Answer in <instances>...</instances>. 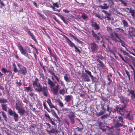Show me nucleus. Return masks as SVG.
<instances>
[{"mask_svg":"<svg viewBox=\"0 0 135 135\" xmlns=\"http://www.w3.org/2000/svg\"><path fill=\"white\" fill-rule=\"evenodd\" d=\"M13 66L14 67L13 71L15 73H17L18 71V70L17 68L16 65L15 63L13 64Z\"/></svg>","mask_w":135,"mask_h":135,"instance_id":"obj_46","label":"nucleus"},{"mask_svg":"<svg viewBox=\"0 0 135 135\" xmlns=\"http://www.w3.org/2000/svg\"><path fill=\"white\" fill-rule=\"evenodd\" d=\"M102 103L101 104V107L103 104L104 105V107L105 108V106H106L107 104H110V101L105 97H102Z\"/></svg>","mask_w":135,"mask_h":135,"instance_id":"obj_12","label":"nucleus"},{"mask_svg":"<svg viewBox=\"0 0 135 135\" xmlns=\"http://www.w3.org/2000/svg\"><path fill=\"white\" fill-rule=\"evenodd\" d=\"M107 79L109 81V82L108 83V84L109 85L111 84L112 82V81L110 78L109 75L107 76Z\"/></svg>","mask_w":135,"mask_h":135,"instance_id":"obj_52","label":"nucleus"},{"mask_svg":"<svg viewBox=\"0 0 135 135\" xmlns=\"http://www.w3.org/2000/svg\"><path fill=\"white\" fill-rule=\"evenodd\" d=\"M101 109L103 111H101L99 112H98L96 114L97 116H100L104 114L105 113L106 109L104 107V105L103 104L102 105L101 107Z\"/></svg>","mask_w":135,"mask_h":135,"instance_id":"obj_21","label":"nucleus"},{"mask_svg":"<svg viewBox=\"0 0 135 135\" xmlns=\"http://www.w3.org/2000/svg\"><path fill=\"white\" fill-rule=\"evenodd\" d=\"M44 116L45 117L49 119L50 122L51 123L52 125L54 126L56 125V124L52 120H53V119L51 118L50 115L46 112H45L44 114Z\"/></svg>","mask_w":135,"mask_h":135,"instance_id":"obj_19","label":"nucleus"},{"mask_svg":"<svg viewBox=\"0 0 135 135\" xmlns=\"http://www.w3.org/2000/svg\"><path fill=\"white\" fill-rule=\"evenodd\" d=\"M92 27L95 30H98L99 28V25L97 24L96 22H93L91 20L90 21Z\"/></svg>","mask_w":135,"mask_h":135,"instance_id":"obj_15","label":"nucleus"},{"mask_svg":"<svg viewBox=\"0 0 135 135\" xmlns=\"http://www.w3.org/2000/svg\"><path fill=\"white\" fill-rule=\"evenodd\" d=\"M41 29H42L44 31V32H43V31H42V32H43V33L46 36H47L48 38L50 39V37L49 35L47 33V32L46 31V30L45 28L43 27H41Z\"/></svg>","mask_w":135,"mask_h":135,"instance_id":"obj_37","label":"nucleus"},{"mask_svg":"<svg viewBox=\"0 0 135 135\" xmlns=\"http://www.w3.org/2000/svg\"><path fill=\"white\" fill-rule=\"evenodd\" d=\"M59 105L61 107H62L64 106V105L63 103L61 102L59 103Z\"/></svg>","mask_w":135,"mask_h":135,"instance_id":"obj_64","label":"nucleus"},{"mask_svg":"<svg viewBox=\"0 0 135 135\" xmlns=\"http://www.w3.org/2000/svg\"><path fill=\"white\" fill-rule=\"evenodd\" d=\"M61 35L66 39V41L71 47L72 48L74 47L75 49V51L76 52H78L79 54L81 53L80 50L68 38L64 35L61 34Z\"/></svg>","mask_w":135,"mask_h":135,"instance_id":"obj_6","label":"nucleus"},{"mask_svg":"<svg viewBox=\"0 0 135 135\" xmlns=\"http://www.w3.org/2000/svg\"><path fill=\"white\" fill-rule=\"evenodd\" d=\"M14 55L15 57H16V59H19V57L18 56V55L17 52L16 53V54H14Z\"/></svg>","mask_w":135,"mask_h":135,"instance_id":"obj_63","label":"nucleus"},{"mask_svg":"<svg viewBox=\"0 0 135 135\" xmlns=\"http://www.w3.org/2000/svg\"><path fill=\"white\" fill-rule=\"evenodd\" d=\"M127 92H128V93L127 95L128 96H131V98H132L133 95L135 93V91L134 90H130L129 89H128L127 90Z\"/></svg>","mask_w":135,"mask_h":135,"instance_id":"obj_28","label":"nucleus"},{"mask_svg":"<svg viewBox=\"0 0 135 135\" xmlns=\"http://www.w3.org/2000/svg\"><path fill=\"white\" fill-rule=\"evenodd\" d=\"M108 115V114H107L106 115H103L100 118L101 119H103L104 118H105Z\"/></svg>","mask_w":135,"mask_h":135,"instance_id":"obj_60","label":"nucleus"},{"mask_svg":"<svg viewBox=\"0 0 135 135\" xmlns=\"http://www.w3.org/2000/svg\"><path fill=\"white\" fill-rule=\"evenodd\" d=\"M8 100L7 99H0V103L1 104L6 103H8Z\"/></svg>","mask_w":135,"mask_h":135,"instance_id":"obj_43","label":"nucleus"},{"mask_svg":"<svg viewBox=\"0 0 135 135\" xmlns=\"http://www.w3.org/2000/svg\"><path fill=\"white\" fill-rule=\"evenodd\" d=\"M72 96L70 95H65L64 96V100L67 102H70L71 101Z\"/></svg>","mask_w":135,"mask_h":135,"instance_id":"obj_26","label":"nucleus"},{"mask_svg":"<svg viewBox=\"0 0 135 135\" xmlns=\"http://www.w3.org/2000/svg\"><path fill=\"white\" fill-rule=\"evenodd\" d=\"M69 34L70 35V36L73 38L75 40H76L77 41L78 43L80 44H82L83 43V42L79 40L77 38L75 37V36H74L71 33H69Z\"/></svg>","mask_w":135,"mask_h":135,"instance_id":"obj_30","label":"nucleus"},{"mask_svg":"<svg viewBox=\"0 0 135 135\" xmlns=\"http://www.w3.org/2000/svg\"><path fill=\"white\" fill-rule=\"evenodd\" d=\"M95 16L96 17H98V18L100 19L101 20H102V17L100 16L99 14H97L95 15Z\"/></svg>","mask_w":135,"mask_h":135,"instance_id":"obj_61","label":"nucleus"},{"mask_svg":"<svg viewBox=\"0 0 135 135\" xmlns=\"http://www.w3.org/2000/svg\"><path fill=\"white\" fill-rule=\"evenodd\" d=\"M9 114L11 116L13 115L15 121H17L18 120V115L16 113L15 111L13 112L12 110L11 109L8 110Z\"/></svg>","mask_w":135,"mask_h":135,"instance_id":"obj_8","label":"nucleus"},{"mask_svg":"<svg viewBox=\"0 0 135 135\" xmlns=\"http://www.w3.org/2000/svg\"><path fill=\"white\" fill-rule=\"evenodd\" d=\"M43 105L44 107V108L49 113H50L51 111L50 110L49 108L47 106L46 102L44 101L43 102Z\"/></svg>","mask_w":135,"mask_h":135,"instance_id":"obj_40","label":"nucleus"},{"mask_svg":"<svg viewBox=\"0 0 135 135\" xmlns=\"http://www.w3.org/2000/svg\"><path fill=\"white\" fill-rule=\"evenodd\" d=\"M108 2H109V5L110 6H111L114 4V2L113 0H109Z\"/></svg>","mask_w":135,"mask_h":135,"instance_id":"obj_50","label":"nucleus"},{"mask_svg":"<svg viewBox=\"0 0 135 135\" xmlns=\"http://www.w3.org/2000/svg\"><path fill=\"white\" fill-rule=\"evenodd\" d=\"M1 113L3 117L4 118V120L6 122H7L8 121V118L6 113L3 111H1Z\"/></svg>","mask_w":135,"mask_h":135,"instance_id":"obj_34","label":"nucleus"},{"mask_svg":"<svg viewBox=\"0 0 135 135\" xmlns=\"http://www.w3.org/2000/svg\"><path fill=\"white\" fill-rule=\"evenodd\" d=\"M16 84H17L19 86H21L22 85V83L21 82V80H20L18 82L17 81L16 82Z\"/></svg>","mask_w":135,"mask_h":135,"instance_id":"obj_58","label":"nucleus"},{"mask_svg":"<svg viewBox=\"0 0 135 135\" xmlns=\"http://www.w3.org/2000/svg\"><path fill=\"white\" fill-rule=\"evenodd\" d=\"M125 118L127 119L128 120L132 121L133 120V118L132 115L131 116L130 111L128 112V113L125 115Z\"/></svg>","mask_w":135,"mask_h":135,"instance_id":"obj_23","label":"nucleus"},{"mask_svg":"<svg viewBox=\"0 0 135 135\" xmlns=\"http://www.w3.org/2000/svg\"><path fill=\"white\" fill-rule=\"evenodd\" d=\"M98 126L99 127L100 129H101L102 128L104 127L103 123L101 122L99 123Z\"/></svg>","mask_w":135,"mask_h":135,"instance_id":"obj_54","label":"nucleus"},{"mask_svg":"<svg viewBox=\"0 0 135 135\" xmlns=\"http://www.w3.org/2000/svg\"><path fill=\"white\" fill-rule=\"evenodd\" d=\"M47 70L48 72L50 73L51 75L54 76V78L58 82L60 83V78H59L58 76L55 74L54 71H51L50 69H47Z\"/></svg>","mask_w":135,"mask_h":135,"instance_id":"obj_20","label":"nucleus"},{"mask_svg":"<svg viewBox=\"0 0 135 135\" xmlns=\"http://www.w3.org/2000/svg\"><path fill=\"white\" fill-rule=\"evenodd\" d=\"M86 73H82L81 75V77L85 81L87 82L90 81V79Z\"/></svg>","mask_w":135,"mask_h":135,"instance_id":"obj_17","label":"nucleus"},{"mask_svg":"<svg viewBox=\"0 0 135 135\" xmlns=\"http://www.w3.org/2000/svg\"><path fill=\"white\" fill-rule=\"evenodd\" d=\"M59 93L60 94L62 95H64L65 93V89L64 88L59 90Z\"/></svg>","mask_w":135,"mask_h":135,"instance_id":"obj_44","label":"nucleus"},{"mask_svg":"<svg viewBox=\"0 0 135 135\" xmlns=\"http://www.w3.org/2000/svg\"><path fill=\"white\" fill-rule=\"evenodd\" d=\"M47 102L49 105L50 108L51 109L52 108H54L57 110H58V109L55 106H54L52 103L51 102V100L50 99L48 98L47 99Z\"/></svg>","mask_w":135,"mask_h":135,"instance_id":"obj_22","label":"nucleus"},{"mask_svg":"<svg viewBox=\"0 0 135 135\" xmlns=\"http://www.w3.org/2000/svg\"><path fill=\"white\" fill-rule=\"evenodd\" d=\"M1 71L2 72L4 73L5 75H6V69L5 68H3L2 69Z\"/></svg>","mask_w":135,"mask_h":135,"instance_id":"obj_56","label":"nucleus"},{"mask_svg":"<svg viewBox=\"0 0 135 135\" xmlns=\"http://www.w3.org/2000/svg\"><path fill=\"white\" fill-rule=\"evenodd\" d=\"M122 22L123 25V27H128L129 25L127 21L125 20H122Z\"/></svg>","mask_w":135,"mask_h":135,"instance_id":"obj_35","label":"nucleus"},{"mask_svg":"<svg viewBox=\"0 0 135 135\" xmlns=\"http://www.w3.org/2000/svg\"><path fill=\"white\" fill-rule=\"evenodd\" d=\"M38 79L36 78L33 83V86H35L37 87V88H35V90L38 92H42L44 96L45 97H47L49 92L46 84V86H44L42 87L39 83H38Z\"/></svg>","mask_w":135,"mask_h":135,"instance_id":"obj_1","label":"nucleus"},{"mask_svg":"<svg viewBox=\"0 0 135 135\" xmlns=\"http://www.w3.org/2000/svg\"><path fill=\"white\" fill-rule=\"evenodd\" d=\"M120 50H121V51L122 52H123V54L124 55H126L127 56H128L129 55V54L128 53H127V52H126V51H125L124 50H122V49H121Z\"/></svg>","mask_w":135,"mask_h":135,"instance_id":"obj_53","label":"nucleus"},{"mask_svg":"<svg viewBox=\"0 0 135 135\" xmlns=\"http://www.w3.org/2000/svg\"><path fill=\"white\" fill-rule=\"evenodd\" d=\"M20 71L23 75H25L27 73L26 68L24 66L20 68Z\"/></svg>","mask_w":135,"mask_h":135,"instance_id":"obj_25","label":"nucleus"},{"mask_svg":"<svg viewBox=\"0 0 135 135\" xmlns=\"http://www.w3.org/2000/svg\"><path fill=\"white\" fill-rule=\"evenodd\" d=\"M24 91L27 92H28L29 91H32V90L30 86H29L28 87H24Z\"/></svg>","mask_w":135,"mask_h":135,"instance_id":"obj_45","label":"nucleus"},{"mask_svg":"<svg viewBox=\"0 0 135 135\" xmlns=\"http://www.w3.org/2000/svg\"><path fill=\"white\" fill-rule=\"evenodd\" d=\"M90 45L92 52L96 53L98 50V46L97 45L95 42H94L90 43Z\"/></svg>","mask_w":135,"mask_h":135,"instance_id":"obj_9","label":"nucleus"},{"mask_svg":"<svg viewBox=\"0 0 135 135\" xmlns=\"http://www.w3.org/2000/svg\"><path fill=\"white\" fill-rule=\"evenodd\" d=\"M59 17L62 20L63 22L65 23L66 24H67L68 23V21L66 18H65L64 16L61 15Z\"/></svg>","mask_w":135,"mask_h":135,"instance_id":"obj_42","label":"nucleus"},{"mask_svg":"<svg viewBox=\"0 0 135 135\" xmlns=\"http://www.w3.org/2000/svg\"><path fill=\"white\" fill-rule=\"evenodd\" d=\"M85 71L91 78L92 82H96L97 81V79L95 77H94V76L91 75V73L90 71H89L88 70H85Z\"/></svg>","mask_w":135,"mask_h":135,"instance_id":"obj_16","label":"nucleus"},{"mask_svg":"<svg viewBox=\"0 0 135 135\" xmlns=\"http://www.w3.org/2000/svg\"><path fill=\"white\" fill-rule=\"evenodd\" d=\"M77 128L78 129V131L79 132L81 131L83 129V126H82V127L81 128H79V127H77Z\"/></svg>","mask_w":135,"mask_h":135,"instance_id":"obj_57","label":"nucleus"},{"mask_svg":"<svg viewBox=\"0 0 135 135\" xmlns=\"http://www.w3.org/2000/svg\"><path fill=\"white\" fill-rule=\"evenodd\" d=\"M107 30L109 33L110 37L112 41L115 43L119 42L123 44L124 41L119 37L118 34L115 32H112V30L110 27H107Z\"/></svg>","mask_w":135,"mask_h":135,"instance_id":"obj_2","label":"nucleus"},{"mask_svg":"<svg viewBox=\"0 0 135 135\" xmlns=\"http://www.w3.org/2000/svg\"><path fill=\"white\" fill-rule=\"evenodd\" d=\"M53 18L54 20L58 23H60V22L57 19L55 16H54Z\"/></svg>","mask_w":135,"mask_h":135,"instance_id":"obj_59","label":"nucleus"},{"mask_svg":"<svg viewBox=\"0 0 135 135\" xmlns=\"http://www.w3.org/2000/svg\"><path fill=\"white\" fill-rule=\"evenodd\" d=\"M68 116L71 123L74 124L75 122V113L71 112L68 115Z\"/></svg>","mask_w":135,"mask_h":135,"instance_id":"obj_11","label":"nucleus"},{"mask_svg":"<svg viewBox=\"0 0 135 135\" xmlns=\"http://www.w3.org/2000/svg\"><path fill=\"white\" fill-rule=\"evenodd\" d=\"M82 18L84 20L87 19L88 18V17L85 13H83L81 16Z\"/></svg>","mask_w":135,"mask_h":135,"instance_id":"obj_47","label":"nucleus"},{"mask_svg":"<svg viewBox=\"0 0 135 135\" xmlns=\"http://www.w3.org/2000/svg\"><path fill=\"white\" fill-rule=\"evenodd\" d=\"M111 14H110V15H107L105 16L104 18H105V19L107 18V20L109 21L110 20H111V18L110 17ZM104 18V17H103Z\"/></svg>","mask_w":135,"mask_h":135,"instance_id":"obj_51","label":"nucleus"},{"mask_svg":"<svg viewBox=\"0 0 135 135\" xmlns=\"http://www.w3.org/2000/svg\"><path fill=\"white\" fill-rule=\"evenodd\" d=\"M53 5L54 7H55L56 8H59V6L57 4V2L53 3Z\"/></svg>","mask_w":135,"mask_h":135,"instance_id":"obj_55","label":"nucleus"},{"mask_svg":"<svg viewBox=\"0 0 135 135\" xmlns=\"http://www.w3.org/2000/svg\"><path fill=\"white\" fill-rule=\"evenodd\" d=\"M52 114L53 116L56 117L57 119L59 118V117H58L55 111L53 109H51V111Z\"/></svg>","mask_w":135,"mask_h":135,"instance_id":"obj_39","label":"nucleus"},{"mask_svg":"<svg viewBox=\"0 0 135 135\" xmlns=\"http://www.w3.org/2000/svg\"><path fill=\"white\" fill-rule=\"evenodd\" d=\"M48 84L50 85V88L53 94L56 95H58V91L60 87L59 85L57 84L55 87L54 88V86L55 85V84L54 82L51 81L49 78L48 79Z\"/></svg>","mask_w":135,"mask_h":135,"instance_id":"obj_4","label":"nucleus"},{"mask_svg":"<svg viewBox=\"0 0 135 135\" xmlns=\"http://www.w3.org/2000/svg\"><path fill=\"white\" fill-rule=\"evenodd\" d=\"M99 7L102 9H107L109 8V6L107 4L104 3L103 5H100Z\"/></svg>","mask_w":135,"mask_h":135,"instance_id":"obj_33","label":"nucleus"},{"mask_svg":"<svg viewBox=\"0 0 135 135\" xmlns=\"http://www.w3.org/2000/svg\"><path fill=\"white\" fill-rule=\"evenodd\" d=\"M128 32L130 36L135 37V29L134 28H129Z\"/></svg>","mask_w":135,"mask_h":135,"instance_id":"obj_24","label":"nucleus"},{"mask_svg":"<svg viewBox=\"0 0 135 135\" xmlns=\"http://www.w3.org/2000/svg\"><path fill=\"white\" fill-rule=\"evenodd\" d=\"M60 84H61V86H62L64 87L65 86V85L64 84V82L62 80L60 81Z\"/></svg>","mask_w":135,"mask_h":135,"instance_id":"obj_62","label":"nucleus"},{"mask_svg":"<svg viewBox=\"0 0 135 135\" xmlns=\"http://www.w3.org/2000/svg\"><path fill=\"white\" fill-rule=\"evenodd\" d=\"M113 122L114 126L118 128L124 125V121L123 117L121 116L116 117L113 119Z\"/></svg>","mask_w":135,"mask_h":135,"instance_id":"obj_3","label":"nucleus"},{"mask_svg":"<svg viewBox=\"0 0 135 135\" xmlns=\"http://www.w3.org/2000/svg\"><path fill=\"white\" fill-rule=\"evenodd\" d=\"M126 9L129 11V12L131 14V15L132 16L135 17V10L134 9H132L131 8H126Z\"/></svg>","mask_w":135,"mask_h":135,"instance_id":"obj_27","label":"nucleus"},{"mask_svg":"<svg viewBox=\"0 0 135 135\" xmlns=\"http://www.w3.org/2000/svg\"><path fill=\"white\" fill-rule=\"evenodd\" d=\"M68 75V74H66L64 76V80L66 82L69 83L70 82V79L67 76Z\"/></svg>","mask_w":135,"mask_h":135,"instance_id":"obj_41","label":"nucleus"},{"mask_svg":"<svg viewBox=\"0 0 135 135\" xmlns=\"http://www.w3.org/2000/svg\"><path fill=\"white\" fill-rule=\"evenodd\" d=\"M107 107L106 110L109 112L108 116H110L112 110V108L110 107V104H107L106 106Z\"/></svg>","mask_w":135,"mask_h":135,"instance_id":"obj_32","label":"nucleus"},{"mask_svg":"<svg viewBox=\"0 0 135 135\" xmlns=\"http://www.w3.org/2000/svg\"><path fill=\"white\" fill-rule=\"evenodd\" d=\"M39 63L40 64V66L41 67V68L43 69L45 73H46V70L45 69V68H48V67L46 66H45L43 65V63L42 62L40 61L39 62Z\"/></svg>","mask_w":135,"mask_h":135,"instance_id":"obj_36","label":"nucleus"},{"mask_svg":"<svg viewBox=\"0 0 135 135\" xmlns=\"http://www.w3.org/2000/svg\"><path fill=\"white\" fill-rule=\"evenodd\" d=\"M129 99L127 97H123L122 99L121 103H123L124 105L123 108H125L126 106L128 104Z\"/></svg>","mask_w":135,"mask_h":135,"instance_id":"obj_14","label":"nucleus"},{"mask_svg":"<svg viewBox=\"0 0 135 135\" xmlns=\"http://www.w3.org/2000/svg\"><path fill=\"white\" fill-rule=\"evenodd\" d=\"M91 32L92 33V35L93 37L95 39H96V42L97 43H99V41L100 39V37L102 35L101 33L99 32L98 33L97 36V34L94 32V31L93 30H92Z\"/></svg>","mask_w":135,"mask_h":135,"instance_id":"obj_7","label":"nucleus"},{"mask_svg":"<svg viewBox=\"0 0 135 135\" xmlns=\"http://www.w3.org/2000/svg\"><path fill=\"white\" fill-rule=\"evenodd\" d=\"M18 47L21 52V53L25 56L28 57V53L31 54V52L30 47L27 46H25L24 49L21 45H18Z\"/></svg>","mask_w":135,"mask_h":135,"instance_id":"obj_5","label":"nucleus"},{"mask_svg":"<svg viewBox=\"0 0 135 135\" xmlns=\"http://www.w3.org/2000/svg\"><path fill=\"white\" fill-rule=\"evenodd\" d=\"M117 54L118 56L120 57V58L123 61L127 63V61L125 60L123 57H122L121 55L119 53H117Z\"/></svg>","mask_w":135,"mask_h":135,"instance_id":"obj_49","label":"nucleus"},{"mask_svg":"<svg viewBox=\"0 0 135 135\" xmlns=\"http://www.w3.org/2000/svg\"><path fill=\"white\" fill-rule=\"evenodd\" d=\"M115 108L113 110H112V112L113 113H115L117 111H118L119 112H120V111L122 110L123 108H119L118 106H115Z\"/></svg>","mask_w":135,"mask_h":135,"instance_id":"obj_31","label":"nucleus"},{"mask_svg":"<svg viewBox=\"0 0 135 135\" xmlns=\"http://www.w3.org/2000/svg\"><path fill=\"white\" fill-rule=\"evenodd\" d=\"M25 28L26 30H25V31L27 32L28 34L31 37L32 39L35 42H37V41L34 35L31 32L30 29L28 28L27 27H25Z\"/></svg>","mask_w":135,"mask_h":135,"instance_id":"obj_13","label":"nucleus"},{"mask_svg":"<svg viewBox=\"0 0 135 135\" xmlns=\"http://www.w3.org/2000/svg\"><path fill=\"white\" fill-rule=\"evenodd\" d=\"M97 61L98 62L99 64L97 65V67L98 68H102V69H105V66L103 63V62L101 61L99 59H97Z\"/></svg>","mask_w":135,"mask_h":135,"instance_id":"obj_18","label":"nucleus"},{"mask_svg":"<svg viewBox=\"0 0 135 135\" xmlns=\"http://www.w3.org/2000/svg\"><path fill=\"white\" fill-rule=\"evenodd\" d=\"M16 108L17 110L18 113L23 115L25 113V110L23 108H20L19 107L17 103H16Z\"/></svg>","mask_w":135,"mask_h":135,"instance_id":"obj_10","label":"nucleus"},{"mask_svg":"<svg viewBox=\"0 0 135 135\" xmlns=\"http://www.w3.org/2000/svg\"><path fill=\"white\" fill-rule=\"evenodd\" d=\"M46 131L50 134H51V133H53L55 132L56 133H58L59 132V131L58 130L55 129L54 128H52L50 131H49L47 129H46Z\"/></svg>","mask_w":135,"mask_h":135,"instance_id":"obj_29","label":"nucleus"},{"mask_svg":"<svg viewBox=\"0 0 135 135\" xmlns=\"http://www.w3.org/2000/svg\"><path fill=\"white\" fill-rule=\"evenodd\" d=\"M2 109L5 112L7 111V104H2L1 105Z\"/></svg>","mask_w":135,"mask_h":135,"instance_id":"obj_38","label":"nucleus"},{"mask_svg":"<svg viewBox=\"0 0 135 135\" xmlns=\"http://www.w3.org/2000/svg\"><path fill=\"white\" fill-rule=\"evenodd\" d=\"M52 57H53L54 59L55 60L56 62H57L58 59V57H57V55L55 53H54V55L52 56Z\"/></svg>","mask_w":135,"mask_h":135,"instance_id":"obj_48","label":"nucleus"}]
</instances>
